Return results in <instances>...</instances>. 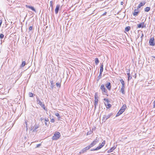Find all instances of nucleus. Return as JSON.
Here are the masks:
<instances>
[{"mask_svg": "<svg viewBox=\"0 0 155 155\" xmlns=\"http://www.w3.org/2000/svg\"><path fill=\"white\" fill-rule=\"evenodd\" d=\"M44 118L43 117H41L40 118V120H44Z\"/></svg>", "mask_w": 155, "mask_h": 155, "instance_id": "obj_46", "label": "nucleus"}, {"mask_svg": "<svg viewBox=\"0 0 155 155\" xmlns=\"http://www.w3.org/2000/svg\"><path fill=\"white\" fill-rule=\"evenodd\" d=\"M146 27L144 22H141L139 24L137 25V27L138 28H143Z\"/></svg>", "mask_w": 155, "mask_h": 155, "instance_id": "obj_11", "label": "nucleus"}, {"mask_svg": "<svg viewBox=\"0 0 155 155\" xmlns=\"http://www.w3.org/2000/svg\"><path fill=\"white\" fill-rule=\"evenodd\" d=\"M153 58L155 59V56L153 57Z\"/></svg>", "mask_w": 155, "mask_h": 155, "instance_id": "obj_50", "label": "nucleus"}, {"mask_svg": "<svg viewBox=\"0 0 155 155\" xmlns=\"http://www.w3.org/2000/svg\"><path fill=\"white\" fill-rule=\"evenodd\" d=\"M112 115V114L111 113L107 115H104L103 118V120H105V121H106V120L109 118Z\"/></svg>", "mask_w": 155, "mask_h": 155, "instance_id": "obj_8", "label": "nucleus"}, {"mask_svg": "<svg viewBox=\"0 0 155 155\" xmlns=\"http://www.w3.org/2000/svg\"><path fill=\"white\" fill-rule=\"evenodd\" d=\"M150 7H147L144 9V11L145 12H148L150 10Z\"/></svg>", "mask_w": 155, "mask_h": 155, "instance_id": "obj_22", "label": "nucleus"}, {"mask_svg": "<svg viewBox=\"0 0 155 155\" xmlns=\"http://www.w3.org/2000/svg\"><path fill=\"white\" fill-rule=\"evenodd\" d=\"M121 88H124L125 89V86H121Z\"/></svg>", "mask_w": 155, "mask_h": 155, "instance_id": "obj_47", "label": "nucleus"}, {"mask_svg": "<svg viewBox=\"0 0 155 155\" xmlns=\"http://www.w3.org/2000/svg\"><path fill=\"white\" fill-rule=\"evenodd\" d=\"M120 92H121L123 94H125V92L124 91V88H121Z\"/></svg>", "mask_w": 155, "mask_h": 155, "instance_id": "obj_28", "label": "nucleus"}, {"mask_svg": "<svg viewBox=\"0 0 155 155\" xmlns=\"http://www.w3.org/2000/svg\"><path fill=\"white\" fill-rule=\"evenodd\" d=\"M154 37H152L150 39L149 43L150 46H154L155 45V43L154 42Z\"/></svg>", "mask_w": 155, "mask_h": 155, "instance_id": "obj_4", "label": "nucleus"}, {"mask_svg": "<svg viewBox=\"0 0 155 155\" xmlns=\"http://www.w3.org/2000/svg\"><path fill=\"white\" fill-rule=\"evenodd\" d=\"M104 101H106L107 102H108V99L106 98H104Z\"/></svg>", "mask_w": 155, "mask_h": 155, "instance_id": "obj_39", "label": "nucleus"}, {"mask_svg": "<svg viewBox=\"0 0 155 155\" xmlns=\"http://www.w3.org/2000/svg\"><path fill=\"white\" fill-rule=\"evenodd\" d=\"M105 86L109 91L111 90V86L110 82H107L105 84Z\"/></svg>", "mask_w": 155, "mask_h": 155, "instance_id": "obj_10", "label": "nucleus"}, {"mask_svg": "<svg viewBox=\"0 0 155 155\" xmlns=\"http://www.w3.org/2000/svg\"><path fill=\"white\" fill-rule=\"evenodd\" d=\"M126 104H124L121 107L120 110L122 111H123L124 112L125 110V109H126Z\"/></svg>", "mask_w": 155, "mask_h": 155, "instance_id": "obj_18", "label": "nucleus"}, {"mask_svg": "<svg viewBox=\"0 0 155 155\" xmlns=\"http://www.w3.org/2000/svg\"><path fill=\"white\" fill-rule=\"evenodd\" d=\"M95 62L96 65L99 63V61L98 58H96L95 59Z\"/></svg>", "mask_w": 155, "mask_h": 155, "instance_id": "obj_29", "label": "nucleus"}, {"mask_svg": "<svg viewBox=\"0 0 155 155\" xmlns=\"http://www.w3.org/2000/svg\"><path fill=\"white\" fill-rule=\"evenodd\" d=\"M99 150V149H98L97 147L96 148L93 149H91V151H94V150Z\"/></svg>", "mask_w": 155, "mask_h": 155, "instance_id": "obj_36", "label": "nucleus"}, {"mask_svg": "<svg viewBox=\"0 0 155 155\" xmlns=\"http://www.w3.org/2000/svg\"><path fill=\"white\" fill-rule=\"evenodd\" d=\"M94 105V108H95V110L96 109V106L97 105Z\"/></svg>", "mask_w": 155, "mask_h": 155, "instance_id": "obj_48", "label": "nucleus"}, {"mask_svg": "<svg viewBox=\"0 0 155 155\" xmlns=\"http://www.w3.org/2000/svg\"><path fill=\"white\" fill-rule=\"evenodd\" d=\"M143 33H142V35L141 37V38L142 39V38H143Z\"/></svg>", "mask_w": 155, "mask_h": 155, "instance_id": "obj_43", "label": "nucleus"}, {"mask_svg": "<svg viewBox=\"0 0 155 155\" xmlns=\"http://www.w3.org/2000/svg\"><path fill=\"white\" fill-rule=\"evenodd\" d=\"M98 142V140H97V139L95 140L90 145L88 146H90V148L94 146Z\"/></svg>", "mask_w": 155, "mask_h": 155, "instance_id": "obj_9", "label": "nucleus"}, {"mask_svg": "<svg viewBox=\"0 0 155 155\" xmlns=\"http://www.w3.org/2000/svg\"><path fill=\"white\" fill-rule=\"evenodd\" d=\"M50 6L52 8H53V2L51 1L50 2Z\"/></svg>", "mask_w": 155, "mask_h": 155, "instance_id": "obj_34", "label": "nucleus"}, {"mask_svg": "<svg viewBox=\"0 0 155 155\" xmlns=\"http://www.w3.org/2000/svg\"><path fill=\"white\" fill-rule=\"evenodd\" d=\"M122 86H125V83L124 84H121Z\"/></svg>", "mask_w": 155, "mask_h": 155, "instance_id": "obj_49", "label": "nucleus"}, {"mask_svg": "<svg viewBox=\"0 0 155 155\" xmlns=\"http://www.w3.org/2000/svg\"><path fill=\"white\" fill-rule=\"evenodd\" d=\"M106 14H107V12H105L102 14V15H103V16L105 15Z\"/></svg>", "mask_w": 155, "mask_h": 155, "instance_id": "obj_45", "label": "nucleus"}, {"mask_svg": "<svg viewBox=\"0 0 155 155\" xmlns=\"http://www.w3.org/2000/svg\"><path fill=\"white\" fill-rule=\"evenodd\" d=\"M90 146H88L85 148L83 149L80 152V153H83L84 152H86V151L90 149Z\"/></svg>", "mask_w": 155, "mask_h": 155, "instance_id": "obj_7", "label": "nucleus"}, {"mask_svg": "<svg viewBox=\"0 0 155 155\" xmlns=\"http://www.w3.org/2000/svg\"><path fill=\"white\" fill-rule=\"evenodd\" d=\"M55 115L56 116L58 117V119H59L61 118V117L60 116L59 114L58 113H56L55 114Z\"/></svg>", "mask_w": 155, "mask_h": 155, "instance_id": "obj_31", "label": "nucleus"}, {"mask_svg": "<svg viewBox=\"0 0 155 155\" xmlns=\"http://www.w3.org/2000/svg\"><path fill=\"white\" fill-rule=\"evenodd\" d=\"M129 71H127V73H128V72H129Z\"/></svg>", "mask_w": 155, "mask_h": 155, "instance_id": "obj_51", "label": "nucleus"}, {"mask_svg": "<svg viewBox=\"0 0 155 155\" xmlns=\"http://www.w3.org/2000/svg\"><path fill=\"white\" fill-rule=\"evenodd\" d=\"M105 105L107 106L106 107L107 108H109L111 107V105L109 104L108 102H107L106 104H105Z\"/></svg>", "mask_w": 155, "mask_h": 155, "instance_id": "obj_27", "label": "nucleus"}, {"mask_svg": "<svg viewBox=\"0 0 155 155\" xmlns=\"http://www.w3.org/2000/svg\"><path fill=\"white\" fill-rule=\"evenodd\" d=\"M146 2L145 1L143 2H141L138 5L137 7V8H140V7L143 6L146 3Z\"/></svg>", "mask_w": 155, "mask_h": 155, "instance_id": "obj_14", "label": "nucleus"}, {"mask_svg": "<svg viewBox=\"0 0 155 155\" xmlns=\"http://www.w3.org/2000/svg\"><path fill=\"white\" fill-rule=\"evenodd\" d=\"M100 89L102 91V93L103 94H105L107 93V91L105 87L104 84H102L101 85Z\"/></svg>", "mask_w": 155, "mask_h": 155, "instance_id": "obj_3", "label": "nucleus"}, {"mask_svg": "<svg viewBox=\"0 0 155 155\" xmlns=\"http://www.w3.org/2000/svg\"><path fill=\"white\" fill-rule=\"evenodd\" d=\"M51 123H54V120L53 119H51Z\"/></svg>", "mask_w": 155, "mask_h": 155, "instance_id": "obj_40", "label": "nucleus"}, {"mask_svg": "<svg viewBox=\"0 0 155 155\" xmlns=\"http://www.w3.org/2000/svg\"><path fill=\"white\" fill-rule=\"evenodd\" d=\"M60 136V132H56L52 137V139L53 140H57L59 138Z\"/></svg>", "mask_w": 155, "mask_h": 155, "instance_id": "obj_1", "label": "nucleus"}, {"mask_svg": "<svg viewBox=\"0 0 155 155\" xmlns=\"http://www.w3.org/2000/svg\"><path fill=\"white\" fill-rule=\"evenodd\" d=\"M103 71V64H102L101 65L100 72H102Z\"/></svg>", "mask_w": 155, "mask_h": 155, "instance_id": "obj_21", "label": "nucleus"}, {"mask_svg": "<svg viewBox=\"0 0 155 155\" xmlns=\"http://www.w3.org/2000/svg\"><path fill=\"white\" fill-rule=\"evenodd\" d=\"M153 108L155 107V100L153 101Z\"/></svg>", "mask_w": 155, "mask_h": 155, "instance_id": "obj_42", "label": "nucleus"}, {"mask_svg": "<svg viewBox=\"0 0 155 155\" xmlns=\"http://www.w3.org/2000/svg\"><path fill=\"white\" fill-rule=\"evenodd\" d=\"M56 85L57 86V87H58V86H59L60 87V85H61L60 84L58 83H56Z\"/></svg>", "mask_w": 155, "mask_h": 155, "instance_id": "obj_38", "label": "nucleus"}, {"mask_svg": "<svg viewBox=\"0 0 155 155\" xmlns=\"http://www.w3.org/2000/svg\"><path fill=\"white\" fill-rule=\"evenodd\" d=\"M97 92H96L95 94L94 100V105H97L98 103V100L97 99Z\"/></svg>", "mask_w": 155, "mask_h": 155, "instance_id": "obj_5", "label": "nucleus"}, {"mask_svg": "<svg viewBox=\"0 0 155 155\" xmlns=\"http://www.w3.org/2000/svg\"><path fill=\"white\" fill-rule=\"evenodd\" d=\"M130 26H127L125 28V31H128L130 30Z\"/></svg>", "mask_w": 155, "mask_h": 155, "instance_id": "obj_26", "label": "nucleus"}, {"mask_svg": "<svg viewBox=\"0 0 155 155\" xmlns=\"http://www.w3.org/2000/svg\"><path fill=\"white\" fill-rule=\"evenodd\" d=\"M45 125L46 126H48L50 122L48 121V118H45Z\"/></svg>", "mask_w": 155, "mask_h": 155, "instance_id": "obj_17", "label": "nucleus"}, {"mask_svg": "<svg viewBox=\"0 0 155 155\" xmlns=\"http://www.w3.org/2000/svg\"><path fill=\"white\" fill-rule=\"evenodd\" d=\"M32 29V26H30L29 28V31H31Z\"/></svg>", "mask_w": 155, "mask_h": 155, "instance_id": "obj_37", "label": "nucleus"}, {"mask_svg": "<svg viewBox=\"0 0 155 155\" xmlns=\"http://www.w3.org/2000/svg\"><path fill=\"white\" fill-rule=\"evenodd\" d=\"M39 127V125L38 124L35 123V125H34V127H32V129L31 130H32V132H36L37 131L36 130Z\"/></svg>", "mask_w": 155, "mask_h": 155, "instance_id": "obj_6", "label": "nucleus"}, {"mask_svg": "<svg viewBox=\"0 0 155 155\" xmlns=\"http://www.w3.org/2000/svg\"><path fill=\"white\" fill-rule=\"evenodd\" d=\"M138 9L139 8H137L136 9H135L134 12L133 13V15L134 16H136L138 15V14L139 12Z\"/></svg>", "mask_w": 155, "mask_h": 155, "instance_id": "obj_12", "label": "nucleus"}, {"mask_svg": "<svg viewBox=\"0 0 155 155\" xmlns=\"http://www.w3.org/2000/svg\"><path fill=\"white\" fill-rule=\"evenodd\" d=\"M4 37V35L3 34H1L0 35V38L1 39H2Z\"/></svg>", "mask_w": 155, "mask_h": 155, "instance_id": "obj_33", "label": "nucleus"}, {"mask_svg": "<svg viewBox=\"0 0 155 155\" xmlns=\"http://www.w3.org/2000/svg\"><path fill=\"white\" fill-rule=\"evenodd\" d=\"M51 87L52 89H53L54 87V84L53 83V81H51Z\"/></svg>", "mask_w": 155, "mask_h": 155, "instance_id": "obj_30", "label": "nucleus"}, {"mask_svg": "<svg viewBox=\"0 0 155 155\" xmlns=\"http://www.w3.org/2000/svg\"><path fill=\"white\" fill-rule=\"evenodd\" d=\"M26 7L28 8H29L31 9L32 10L34 11L35 12H36V10L33 7H32L30 5H26Z\"/></svg>", "mask_w": 155, "mask_h": 155, "instance_id": "obj_16", "label": "nucleus"}, {"mask_svg": "<svg viewBox=\"0 0 155 155\" xmlns=\"http://www.w3.org/2000/svg\"><path fill=\"white\" fill-rule=\"evenodd\" d=\"M41 145V144H38L37 145V146H36V147H38L39 146H40Z\"/></svg>", "mask_w": 155, "mask_h": 155, "instance_id": "obj_44", "label": "nucleus"}, {"mask_svg": "<svg viewBox=\"0 0 155 155\" xmlns=\"http://www.w3.org/2000/svg\"><path fill=\"white\" fill-rule=\"evenodd\" d=\"M124 112L120 110L118 112V113H117L116 117L118 116H119L120 115V114H121Z\"/></svg>", "mask_w": 155, "mask_h": 155, "instance_id": "obj_19", "label": "nucleus"}, {"mask_svg": "<svg viewBox=\"0 0 155 155\" xmlns=\"http://www.w3.org/2000/svg\"><path fill=\"white\" fill-rule=\"evenodd\" d=\"M25 61H23L21 64L20 65V67L21 68L24 67L25 65Z\"/></svg>", "mask_w": 155, "mask_h": 155, "instance_id": "obj_24", "label": "nucleus"}, {"mask_svg": "<svg viewBox=\"0 0 155 155\" xmlns=\"http://www.w3.org/2000/svg\"><path fill=\"white\" fill-rule=\"evenodd\" d=\"M25 124H26V127L27 128V129H28V124H27V122H25Z\"/></svg>", "mask_w": 155, "mask_h": 155, "instance_id": "obj_41", "label": "nucleus"}, {"mask_svg": "<svg viewBox=\"0 0 155 155\" xmlns=\"http://www.w3.org/2000/svg\"><path fill=\"white\" fill-rule=\"evenodd\" d=\"M33 94L32 93L30 92L29 93V95L30 97H33Z\"/></svg>", "mask_w": 155, "mask_h": 155, "instance_id": "obj_32", "label": "nucleus"}, {"mask_svg": "<svg viewBox=\"0 0 155 155\" xmlns=\"http://www.w3.org/2000/svg\"><path fill=\"white\" fill-rule=\"evenodd\" d=\"M105 141L104 140L102 143L98 147H97L98 149H100L103 146H104L105 144Z\"/></svg>", "mask_w": 155, "mask_h": 155, "instance_id": "obj_13", "label": "nucleus"}, {"mask_svg": "<svg viewBox=\"0 0 155 155\" xmlns=\"http://www.w3.org/2000/svg\"><path fill=\"white\" fill-rule=\"evenodd\" d=\"M120 81L121 84L124 83V82L122 79H121L120 80Z\"/></svg>", "mask_w": 155, "mask_h": 155, "instance_id": "obj_35", "label": "nucleus"}, {"mask_svg": "<svg viewBox=\"0 0 155 155\" xmlns=\"http://www.w3.org/2000/svg\"><path fill=\"white\" fill-rule=\"evenodd\" d=\"M36 99L37 103L39 104L43 108V109H44L45 110H46L45 107L44 103H42L41 102V100L38 97H36Z\"/></svg>", "mask_w": 155, "mask_h": 155, "instance_id": "obj_2", "label": "nucleus"}, {"mask_svg": "<svg viewBox=\"0 0 155 155\" xmlns=\"http://www.w3.org/2000/svg\"><path fill=\"white\" fill-rule=\"evenodd\" d=\"M127 75L128 76V81H129L132 78V77H130V71H129L128 73H127Z\"/></svg>", "mask_w": 155, "mask_h": 155, "instance_id": "obj_23", "label": "nucleus"}, {"mask_svg": "<svg viewBox=\"0 0 155 155\" xmlns=\"http://www.w3.org/2000/svg\"><path fill=\"white\" fill-rule=\"evenodd\" d=\"M115 148H116V147H112L109 150H108V152L110 153V152H112L115 149Z\"/></svg>", "mask_w": 155, "mask_h": 155, "instance_id": "obj_20", "label": "nucleus"}, {"mask_svg": "<svg viewBox=\"0 0 155 155\" xmlns=\"http://www.w3.org/2000/svg\"><path fill=\"white\" fill-rule=\"evenodd\" d=\"M102 74V72L101 73V72H100L97 78L98 79L97 80V81H98L101 78Z\"/></svg>", "mask_w": 155, "mask_h": 155, "instance_id": "obj_25", "label": "nucleus"}, {"mask_svg": "<svg viewBox=\"0 0 155 155\" xmlns=\"http://www.w3.org/2000/svg\"><path fill=\"white\" fill-rule=\"evenodd\" d=\"M59 8L60 5H57L55 10V13L56 14H58L59 9Z\"/></svg>", "mask_w": 155, "mask_h": 155, "instance_id": "obj_15", "label": "nucleus"}]
</instances>
